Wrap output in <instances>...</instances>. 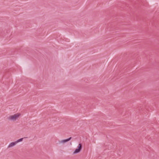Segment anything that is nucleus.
<instances>
[{
    "label": "nucleus",
    "mask_w": 159,
    "mask_h": 159,
    "mask_svg": "<svg viewBox=\"0 0 159 159\" xmlns=\"http://www.w3.org/2000/svg\"><path fill=\"white\" fill-rule=\"evenodd\" d=\"M20 116V114H16L9 116L8 118V119L11 121H15L17 120Z\"/></svg>",
    "instance_id": "obj_1"
},
{
    "label": "nucleus",
    "mask_w": 159,
    "mask_h": 159,
    "mask_svg": "<svg viewBox=\"0 0 159 159\" xmlns=\"http://www.w3.org/2000/svg\"><path fill=\"white\" fill-rule=\"evenodd\" d=\"M23 139V138H21V139L17 140L16 141L17 143L19 142L22 141Z\"/></svg>",
    "instance_id": "obj_5"
},
{
    "label": "nucleus",
    "mask_w": 159,
    "mask_h": 159,
    "mask_svg": "<svg viewBox=\"0 0 159 159\" xmlns=\"http://www.w3.org/2000/svg\"><path fill=\"white\" fill-rule=\"evenodd\" d=\"M82 147L80 143L79 144V146L78 147V148H76L73 154H76L78 153H79Z\"/></svg>",
    "instance_id": "obj_2"
},
{
    "label": "nucleus",
    "mask_w": 159,
    "mask_h": 159,
    "mask_svg": "<svg viewBox=\"0 0 159 159\" xmlns=\"http://www.w3.org/2000/svg\"><path fill=\"white\" fill-rule=\"evenodd\" d=\"M17 143L16 141L11 142L9 144V147L10 148L12 147Z\"/></svg>",
    "instance_id": "obj_4"
},
{
    "label": "nucleus",
    "mask_w": 159,
    "mask_h": 159,
    "mask_svg": "<svg viewBox=\"0 0 159 159\" xmlns=\"http://www.w3.org/2000/svg\"><path fill=\"white\" fill-rule=\"evenodd\" d=\"M71 138L70 137L68 139H66L64 140H63L60 141H59V143L61 144H64L70 140Z\"/></svg>",
    "instance_id": "obj_3"
}]
</instances>
